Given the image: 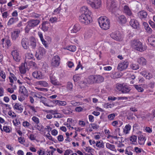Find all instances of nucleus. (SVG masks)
<instances>
[{
	"mask_svg": "<svg viewBox=\"0 0 155 155\" xmlns=\"http://www.w3.org/2000/svg\"><path fill=\"white\" fill-rule=\"evenodd\" d=\"M82 9L84 13L79 16V18L80 21L85 25L91 23L93 21L91 12L86 6H83Z\"/></svg>",
	"mask_w": 155,
	"mask_h": 155,
	"instance_id": "obj_1",
	"label": "nucleus"
},
{
	"mask_svg": "<svg viewBox=\"0 0 155 155\" xmlns=\"http://www.w3.org/2000/svg\"><path fill=\"white\" fill-rule=\"evenodd\" d=\"M98 22L101 28L104 30H107L110 27L109 19L105 16L101 17L98 19Z\"/></svg>",
	"mask_w": 155,
	"mask_h": 155,
	"instance_id": "obj_2",
	"label": "nucleus"
},
{
	"mask_svg": "<svg viewBox=\"0 0 155 155\" xmlns=\"http://www.w3.org/2000/svg\"><path fill=\"white\" fill-rule=\"evenodd\" d=\"M130 44L131 47L137 51L142 52L145 50V48H143L142 43L138 40H131Z\"/></svg>",
	"mask_w": 155,
	"mask_h": 155,
	"instance_id": "obj_3",
	"label": "nucleus"
},
{
	"mask_svg": "<svg viewBox=\"0 0 155 155\" xmlns=\"http://www.w3.org/2000/svg\"><path fill=\"white\" fill-rule=\"evenodd\" d=\"M87 3L93 8L97 9L100 8L101 5V0H87Z\"/></svg>",
	"mask_w": 155,
	"mask_h": 155,
	"instance_id": "obj_4",
	"label": "nucleus"
},
{
	"mask_svg": "<svg viewBox=\"0 0 155 155\" xmlns=\"http://www.w3.org/2000/svg\"><path fill=\"white\" fill-rule=\"evenodd\" d=\"M8 78L10 82L9 85L11 86H12L13 88L16 89L17 86L15 84L16 83V81L17 80V78L15 75L10 72H9V75Z\"/></svg>",
	"mask_w": 155,
	"mask_h": 155,
	"instance_id": "obj_5",
	"label": "nucleus"
},
{
	"mask_svg": "<svg viewBox=\"0 0 155 155\" xmlns=\"http://www.w3.org/2000/svg\"><path fill=\"white\" fill-rule=\"evenodd\" d=\"M60 61L61 59L60 57L58 55H55L54 56L52 59L51 65L54 67H57L59 65Z\"/></svg>",
	"mask_w": 155,
	"mask_h": 155,
	"instance_id": "obj_6",
	"label": "nucleus"
},
{
	"mask_svg": "<svg viewBox=\"0 0 155 155\" xmlns=\"http://www.w3.org/2000/svg\"><path fill=\"white\" fill-rule=\"evenodd\" d=\"M129 62L127 60L120 63L117 66V69L120 71H122L126 69L128 67Z\"/></svg>",
	"mask_w": 155,
	"mask_h": 155,
	"instance_id": "obj_7",
	"label": "nucleus"
},
{
	"mask_svg": "<svg viewBox=\"0 0 155 155\" xmlns=\"http://www.w3.org/2000/svg\"><path fill=\"white\" fill-rule=\"evenodd\" d=\"M1 45L3 48H8L12 45L11 42L9 38H4L1 39Z\"/></svg>",
	"mask_w": 155,
	"mask_h": 155,
	"instance_id": "obj_8",
	"label": "nucleus"
},
{
	"mask_svg": "<svg viewBox=\"0 0 155 155\" xmlns=\"http://www.w3.org/2000/svg\"><path fill=\"white\" fill-rule=\"evenodd\" d=\"M110 37L116 41H120L121 39V35L119 31H116L110 34Z\"/></svg>",
	"mask_w": 155,
	"mask_h": 155,
	"instance_id": "obj_9",
	"label": "nucleus"
},
{
	"mask_svg": "<svg viewBox=\"0 0 155 155\" xmlns=\"http://www.w3.org/2000/svg\"><path fill=\"white\" fill-rule=\"evenodd\" d=\"M11 54L13 59L16 62H19L20 60V56L19 53L17 50H15L12 51Z\"/></svg>",
	"mask_w": 155,
	"mask_h": 155,
	"instance_id": "obj_10",
	"label": "nucleus"
},
{
	"mask_svg": "<svg viewBox=\"0 0 155 155\" xmlns=\"http://www.w3.org/2000/svg\"><path fill=\"white\" fill-rule=\"evenodd\" d=\"M85 82L88 84H94V74L91 75L85 78L84 80Z\"/></svg>",
	"mask_w": 155,
	"mask_h": 155,
	"instance_id": "obj_11",
	"label": "nucleus"
},
{
	"mask_svg": "<svg viewBox=\"0 0 155 155\" xmlns=\"http://www.w3.org/2000/svg\"><path fill=\"white\" fill-rule=\"evenodd\" d=\"M29 46H31L32 49H35L36 46V40L35 38L33 36L30 37L28 39Z\"/></svg>",
	"mask_w": 155,
	"mask_h": 155,
	"instance_id": "obj_12",
	"label": "nucleus"
},
{
	"mask_svg": "<svg viewBox=\"0 0 155 155\" xmlns=\"http://www.w3.org/2000/svg\"><path fill=\"white\" fill-rule=\"evenodd\" d=\"M21 44L23 48L25 49L29 48V45L28 39L26 38H23L21 41Z\"/></svg>",
	"mask_w": 155,
	"mask_h": 155,
	"instance_id": "obj_13",
	"label": "nucleus"
},
{
	"mask_svg": "<svg viewBox=\"0 0 155 155\" xmlns=\"http://www.w3.org/2000/svg\"><path fill=\"white\" fill-rule=\"evenodd\" d=\"M40 22V21L39 20L31 19L28 21L27 24H28L32 28H34L37 26Z\"/></svg>",
	"mask_w": 155,
	"mask_h": 155,
	"instance_id": "obj_14",
	"label": "nucleus"
},
{
	"mask_svg": "<svg viewBox=\"0 0 155 155\" xmlns=\"http://www.w3.org/2000/svg\"><path fill=\"white\" fill-rule=\"evenodd\" d=\"M123 9L124 12L126 15L130 17H134L131 10L128 5H124Z\"/></svg>",
	"mask_w": 155,
	"mask_h": 155,
	"instance_id": "obj_15",
	"label": "nucleus"
},
{
	"mask_svg": "<svg viewBox=\"0 0 155 155\" xmlns=\"http://www.w3.org/2000/svg\"><path fill=\"white\" fill-rule=\"evenodd\" d=\"M20 31L19 29H15L11 33V37L13 41L15 40L18 37Z\"/></svg>",
	"mask_w": 155,
	"mask_h": 155,
	"instance_id": "obj_16",
	"label": "nucleus"
},
{
	"mask_svg": "<svg viewBox=\"0 0 155 155\" xmlns=\"http://www.w3.org/2000/svg\"><path fill=\"white\" fill-rule=\"evenodd\" d=\"M130 25L134 29H137L139 28V23L135 19H131L129 22Z\"/></svg>",
	"mask_w": 155,
	"mask_h": 155,
	"instance_id": "obj_17",
	"label": "nucleus"
},
{
	"mask_svg": "<svg viewBox=\"0 0 155 155\" xmlns=\"http://www.w3.org/2000/svg\"><path fill=\"white\" fill-rule=\"evenodd\" d=\"M19 92L22 96H28V92L27 89L23 85H20L19 88Z\"/></svg>",
	"mask_w": 155,
	"mask_h": 155,
	"instance_id": "obj_18",
	"label": "nucleus"
},
{
	"mask_svg": "<svg viewBox=\"0 0 155 155\" xmlns=\"http://www.w3.org/2000/svg\"><path fill=\"white\" fill-rule=\"evenodd\" d=\"M94 84L100 83L103 82L104 80V77L101 75L94 74Z\"/></svg>",
	"mask_w": 155,
	"mask_h": 155,
	"instance_id": "obj_19",
	"label": "nucleus"
},
{
	"mask_svg": "<svg viewBox=\"0 0 155 155\" xmlns=\"http://www.w3.org/2000/svg\"><path fill=\"white\" fill-rule=\"evenodd\" d=\"M50 80L51 83L55 85H59L60 83L57 81L54 74H51L50 75Z\"/></svg>",
	"mask_w": 155,
	"mask_h": 155,
	"instance_id": "obj_20",
	"label": "nucleus"
},
{
	"mask_svg": "<svg viewBox=\"0 0 155 155\" xmlns=\"http://www.w3.org/2000/svg\"><path fill=\"white\" fill-rule=\"evenodd\" d=\"M32 75L34 78L38 79H40L43 78L42 73L40 71H35L33 72Z\"/></svg>",
	"mask_w": 155,
	"mask_h": 155,
	"instance_id": "obj_21",
	"label": "nucleus"
},
{
	"mask_svg": "<svg viewBox=\"0 0 155 155\" xmlns=\"http://www.w3.org/2000/svg\"><path fill=\"white\" fill-rule=\"evenodd\" d=\"M50 23L47 21H45L43 22L41 29L44 31H47L49 28V26Z\"/></svg>",
	"mask_w": 155,
	"mask_h": 155,
	"instance_id": "obj_22",
	"label": "nucleus"
},
{
	"mask_svg": "<svg viewBox=\"0 0 155 155\" xmlns=\"http://www.w3.org/2000/svg\"><path fill=\"white\" fill-rule=\"evenodd\" d=\"M138 17L141 19H145L147 18V12L143 10L139 12L137 14Z\"/></svg>",
	"mask_w": 155,
	"mask_h": 155,
	"instance_id": "obj_23",
	"label": "nucleus"
},
{
	"mask_svg": "<svg viewBox=\"0 0 155 155\" xmlns=\"http://www.w3.org/2000/svg\"><path fill=\"white\" fill-rule=\"evenodd\" d=\"M81 28V26L79 24H76L74 25L72 29L71 30V33H76L79 31Z\"/></svg>",
	"mask_w": 155,
	"mask_h": 155,
	"instance_id": "obj_24",
	"label": "nucleus"
},
{
	"mask_svg": "<svg viewBox=\"0 0 155 155\" xmlns=\"http://www.w3.org/2000/svg\"><path fill=\"white\" fill-rule=\"evenodd\" d=\"M148 41L151 45L155 47V35H153L149 37Z\"/></svg>",
	"mask_w": 155,
	"mask_h": 155,
	"instance_id": "obj_25",
	"label": "nucleus"
},
{
	"mask_svg": "<svg viewBox=\"0 0 155 155\" xmlns=\"http://www.w3.org/2000/svg\"><path fill=\"white\" fill-rule=\"evenodd\" d=\"M35 60L32 54L30 53H27L25 54V62L27 64L28 60Z\"/></svg>",
	"mask_w": 155,
	"mask_h": 155,
	"instance_id": "obj_26",
	"label": "nucleus"
},
{
	"mask_svg": "<svg viewBox=\"0 0 155 155\" xmlns=\"http://www.w3.org/2000/svg\"><path fill=\"white\" fill-rule=\"evenodd\" d=\"M143 25L147 33L148 34H151L152 33V30L149 27L147 23L146 22H144L143 23Z\"/></svg>",
	"mask_w": 155,
	"mask_h": 155,
	"instance_id": "obj_27",
	"label": "nucleus"
},
{
	"mask_svg": "<svg viewBox=\"0 0 155 155\" xmlns=\"http://www.w3.org/2000/svg\"><path fill=\"white\" fill-rule=\"evenodd\" d=\"M122 76V74L119 71H117L112 74L110 75V77L112 78L116 79L120 78Z\"/></svg>",
	"mask_w": 155,
	"mask_h": 155,
	"instance_id": "obj_28",
	"label": "nucleus"
},
{
	"mask_svg": "<svg viewBox=\"0 0 155 155\" xmlns=\"http://www.w3.org/2000/svg\"><path fill=\"white\" fill-rule=\"evenodd\" d=\"M25 62L21 64V66L19 67V70L20 73L21 74H25L26 72V68L25 66Z\"/></svg>",
	"mask_w": 155,
	"mask_h": 155,
	"instance_id": "obj_29",
	"label": "nucleus"
},
{
	"mask_svg": "<svg viewBox=\"0 0 155 155\" xmlns=\"http://www.w3.org/2000/svg\"><path fill=\"white\" fill-rule=\"evenodd\" d=\"M15 109L19 111L20 113L22 112L23 109V106L19 103H16L14 106Z\"/></svg>",
	"mask_w": 155,
	"mask_h": 155,
	"instance_id": "obj_30",
	"label": "nucleus"
},
{
	"mask_svg": "<svg viewBox=\"0 0 155 155\" xmlns=\"http://www.w3.org/2000/svg\"><path fill=\"white\" fill-rule=\"evenodd\" d=\"M38 54L39 56H43L45 54L46 51L45 49L43 47L40 46L38 48Z\"/></svg>",
	"mask_w": 155,
	"mask_h": 155,
	"instance_id": "obj_31",
	"label": "nucleus"
},
{
	"mask_svg": "<svg viewBox=\"0 0 155 155\" xmlns=\"http://www.w3.org/2000/svg\"><path fill=\"white\" fill-rule=\"evenodd\" d=\"M0 77L1 79H0V81L4 82L5 81L6 74L5 73L3 70H0Z\"/></svg>",
	"mask_w": 155,
	"mask_h": 155,
	"instance_id": "obj_32",
	"label": "nucleus"
},
{
	"mask_svg": "<svg viewBox=\"0 0 155 155\" xmlns=\"http://www.w3.org/2000/svg\"><path fill=\"white\" fill-rule=\"evenodd\" d=\"M63 10L62 5V4H61L59 6L55 9L52 13L53 15H56L57 14L60 13L61 10Z\"/></svg>",
	"mask_w": 155,
	"mask_h": 155,
	"instance_id": "obj_33",
	"label": "nucleus"
},
{
	"mask_svg": "<svg viewBox=\"0 0 155 155\" xmlns=\"http://www.w3.org/2000/svg\"><path fill=\"white\" fill-rule=\"evenodd\" d=\"M137 62L139 64L142 65H145L146 64V60L143 57H141L138 59Z\"/></svg>",
	"mask_w": 155,
	"mask_h": 155,
	"instance_id": "obj_34",
	"label": "nucleus"
},
{
	"mask_svg": "<svg viewBox=\"0 0 155 155\" xmlns=\"http://www.w3.org/2000/svg\"><path fill=\"white\" fill-rule=\"evenodd\" d=\"M145 140L146 139L142 135H140L138 137V142L140 145L144 144Z\"/></svg>",
	"mask_w": 155,
	"mask_h": 155,
	"instance_id": "obj_35",
	"label": "nucleus"
},
{
	"mask_svg": "<svg viewBox=\"0 0 155 155\" xmlns=\"http://www.w3.org/2000/svg\"><path fill=\"white\" fill-rule=\"evenodd\" d=\"M130 91V88L127 85L125 84L124 86L123 89L122 93H127L129 92Z\"/></svg>",
	"mask_w": 155,
	"mask_h": 155,
	"instance_id": "obj_36",
	"label": "nucleus"
},
{
	"mask_svg": "<svg viewBox=\"0 0 155 155\" xmlns=\"http://www.w3.org/2000/svg\"><path fill=\"white\" fill-rule=\"evenodd\" d=\"M96 146L100 148H103L104 147V143L102 141H98L96 143Z\"/></svg>",
	"mask_w": 155,
	"mask_h": 155,
	"instance_id": "obj_37",
	"label": "nucleus"
},
{
	"mask_svg": "<svg viewBox=\"0 0 155 155\" xmlns=\"http://www.w3.org/2000/svg\"><path fill=\"white\" fill-rule=\"evenodd\" d=\"M131 126L129 124L126 125L123 129V132L125 134H127L129 133L131 129Z\"/></svg>",
	"mask_w": 155,
	"mask_h": 155,
	"instance_id": "obj_38",
	"label": "nucleus"
},
{
	"mask_svg": "<svg viewBox=\"0 0 155 155\" xmlns=\"http://www.w3.org/2000/svg\"><path fill=\"white\" fill-rule=\"evenodd\" d=\"M125 84H120L119 83L117 84L116 85V88L119 91H120L122 93L123 89Z\"/></svg>",
	"mask_w": 155,
	"mask_h": 155,
	"instance_id": "obj_39",
	"label": "nucleus"
},
{
	"mask_svg": "<svg viewBox=\"0 0 155 155\" xmlns=\"http://www.w3.org/2000/svg\"><path fill=\"white\" fill-rule=\"evenodd\" d=\"M106 147L113 151L116 150L115 148V146L114 145L111 144L109 143H106Z\"/></svg>",
	"mask_w": 155,
	"mask_h": 155,
	"instance_id": "obj_40",
	"label": "nucleus"
},
{
	"mask_svg": "<svg viewBox=\"0 0 155 155\" xmlns=\"http://www.w3.org/2000/svg\"><path fill=\"white\" fill-rule=\"evenodd\" d=\"M110 9H114L117 7L116 4L114 0H111L110 5L109 6Z\"/></svg>",
	"mask_w": 155,
	"mask_h": 155,
	"instance_id": "obj_41",
	"label": "nucleus"
},
{
	"mask_svg": "<svg viewBox=\"0 0 155 155\" xmlns=\"http://www.w3.org/2000/svg\"><path fill=\"white\" fill-rule=\"evenodd\" d=\"M119 19L122 24L125 23L127 21L126 17L124 15H121L119 17Z\"/></svg>",
	"mask_w": 155,
	"mask_h": 155,
	"instance_id": "obj_42",
	"label": "nucleus"
},
{
	"mask_svg": "<svg viewBox=\"0 0 155 155\" xmlns=\"http://www.w3.org/2000/svg\"><path fill=\"white\" fill-rule=\"evenodd\" d=\"M36 128L39 131L43 132L44 131V127L41 124H37L35 126Z\"/></svg>",
	"mask_w": 155,
	"mask_h": 155,
	"instance_id": "obj_43",
	"label": "nucleus"
},
{
	"mask_svg": "<svg viewBox=\"0 0 155 155\" xmlns=\"http://www.w3.org/2000/svg\"><path fill=\"white\" fill-rule=\"evenodd\" d=\"M73 84L71 82H68L67 84V88L69 91H71L73 89Z\"/></svg>",
	"mask_w": 155,
	"mask_h": 155,
	"instance_id": "obj_44",
	"label": "nucleus"
},
{
	"mask_svg": "<svg viewBox=\"0 0 155 155\" xmlns=\"http://www.w3.org/2000/svg\"><path fill=\"white\" fill-rule=\"evenodd\" d=\"M130 68L133 70H137L139 68V66L138 64L133 63L130 64Z\"/></svg>",
	"mask_w": 155,
	"mask_h": 155,
	"instance_id": "obj_45",
	"label": "nucleus"
},
{
	"mask_svg": "<svg viewBox=\"0 0 155 155\" xmlns=\"http://www.w3.org/2000/svg\"><path fill=\"white\" fill-rule=\"evenodd\" d=\"M67 49L72 52L75 51L76 49V47L74 45H70L67 47Z\"/></svg>",
	"mask_w": 155,
	"mask_h": 155,
	"instance_id": "obj_46",
	"label": "nucleus"
},
{
	"mask_svg": "<svg viewBox=\"0 0 155 155\" xmlns=\"http://www.w3.org/2000/svg\"><path fill=\"white\" fill-rule=\"evenodd\" d=\"M38 84L41 86L47 87L48 86V84L47 82L45 81H39L38 82Z\"/></svg>",
	"mask_w": 155,
	"mask_h": 155,
	"instance_id": "obj_47",
	"label": "nucleus"
},
{
	"mask_svg": "<svg viewBox=\"0 0 155 155\" xmlns=\"http://www.w3.org/2000/svg\"><path fill=\"white\" fill-rule=\"evenodd\" d=\"M23 79L25 80L24 82L26 83L27 84L29 85H30L31 84V80L28 78L26 77H22Z\"/></svg>",
	"mask_w": 155,
	"mask_h": 155,
	"instance_id": "obj_48",
	"label": "nucleus"
},
{
	"mask_svg": "<svg viewBox=\"0 0 155 155\" xmlns=\"http://www.w3.org/2000/svg\"><path fill=\"white\" fill-rule=\"evenodd\" d=\"M81 68V70H82L84 68V67L82 66V65L81 64V62L79 61L78 62V64L75 69V71H78L79 69Z\"/></svg>",
	"mask_w": 155,
	"mask_h": 155,
	"instance_id": "obj_49",
	"label": "nucleus"
},
{
	"mask_svg": "<svg viewBox=\"0 0 155 155\" xmlns=\"http://www.w3.org/2000/svg\"><path fill=\"white\" fill-rule=\"evenodd\" d=\"M32 28L28 24H27V25L25 28V33H29L30 30Z\"/></svg>",
	"mask_w": 155,
	"mask_h": 155,
	"instance_id": "obj_50",
	"label": "nucleus"
},
{
	"mask_svg": "<svg viewBox=\"0 0 155 155\" xmlns=\"http://www.w3.org/2000/svg\"><path fill=\"white\" fill-rule=\"evenodd\" d=\"M15 22V18H11L8 21L7 23L8 25L10 26L13 24Z\"/></svg>",
	"mask_w": 155,
	"mask_h": 155,
	"instance_id": "obj_51",
	"label": "nucleus"
},
{
	"mask_svg": "<svg viewBox=\"0 0 155 155\" xmlns=\"http://www.w3.org/2000/svg\"><path fill=\"white\" fill-rule=\"evenodd\" d=\"M58 19L56 17H51L49 19V21L51 23L56 22Z\"/></svg>",
	"mask_w": 155,
	"mask_h": 155,
	"instance_id": "obj_52",
	"label": "nucleus"
},
{
	"mask_svg": "<svg viewBox=\"0 0 155 155\" xmlns=\"http://www.w3.org/2000/svg\"><path fill=\"white\" fill-rule=\"evenodd\" d=\"M57 104L59 105L65 106L66 105V103L65 101L57 100L56 101Z\"/></svg>",
	"mask_w": 155,
	"mask_h": 155,
	"instance_id": "obj_53",
	"label": "nucleus"
},
{
	"mask_svg": "<svg viewBox=\"0 0 155 155\" xmlns=\"http://www.w3.org/2000/svg\"><path fill=\"white\" fill-rule=\"evenodd\" d=\"M67 65L69 68H72L74 66V63L70 61H68L66 63Z\"/></svg>",
	"mask_w": 155,
	"mask_h": 155,
	"instance_id": "obj_54",
	"label": "nucleus"
},
{
	"mask_svg": "<svg viewBox=\"0 0 155 155\" xmlns=\"http://www.w3.org/2000/svg\"><path fill=\"white\" fill-rule=\"evenodd\" d=\"M116 116V114L114 113L110 114L108 115V118L110 120H113L114 119L115 117Z\"/></svg>",
	"mask_w": 155,
	"mask_h": 155,
	"instance_id": "obj_55",
	"label": "nucleus"
},
{
	"mask_svg": "<svg viewBox=\"0 0 155 155\" xmlns=\"http://www.w3.org/2000/svg\"><path fill=\"white\" fill-rule=\"evenodd\" d=\"M134 86L135 88L137 90L138 92H142L144 90L143 89L142 87H139L137 85H134Z\"/></svg>",
	"mask_w": 155,
	"mask_h": 155,
	"instance_id": "obj_56",
	"label": "nucleus"
},
{
	"mask_svg": "<svg viewBox=\"0 0 155 155\" xmlns=\"http://www.w3.org/2000/svg\"><path fill=\"white\" fill-rule=\"evenodd\" d=\"M3 130L6 133L10 132V130L9 126H4L3 127Z\"/></svg>",
	"mask_w": 155,
	"mask_h": 155,
	"instance_id": "obj_57",
	"label": "nucleus"
},
{
	"mask_svg": "<svg viewBox=\"0 0 155 155\" xmlns=\"http://www.w3.org/2000/svg\"><path fill=\"white\" fill-rule=\"evenodd\" d=\"M32 119L36 124H38L39 123V119L37 117L34 116L32 117Z\"/></svg>",
	"mask_w": 155,
	"mask_h": 155,
	"instance_id": "obj_58",
	"label": "nucleus"
},
{
	"mask_svg": "<svg viewBox=\"0 0 155 155\" xmlns=\"http://www.w3.org/2000/svg\"><path fill=\"white\" fill-rule=\"evenodd\" d=\"M81 78L77 75H74L73 77V79L75 82H76L80 79Z\"/></svg>",
	"mask_w": 155,
	"mask_h": 155,
	"instance_id": "obj_59",
	"label": "nucleus"
},
{
	"mask_svg": "<svg viewBox=\"0 0 155 155\" xmlns=\"http://www.w3.org/2000/svg\"><path fill=\"white\" fill-rule=\"evenodd\" d=\"M137 139V137L135 135H133L130 137V140L132 142H135Z\"/></svg>",
	"mask_w": 155,
	"mask_h": 155,
	"instance_id": "obj_60",
	"label": "nucleus"
},
{
	"mask_svg": "<svg viewBox=\"0 0 155 155\" xmlns=\"http://www.w3.org/2000/svg\"><path fill=\"white\" fill-rule=\"evenodd\" d=\"M41 41L42 42V44L44 46L45 48H48V45L46 41L44 39L41 40Z\"/></svg>",
	"mask_w": 155,
	"mask_h": 155,
	"instance_id": "obj_61",
	"label": "nucleus"
},
{
	"mask_svg": "<svg viewBox=\"0 0 155 155\" xmlns=\"http://www.w3.org/2000/svg\"><path fill=\"white\" fill-rule=\"evenodd\" d=\"M152 77H153L152 74H151L149 72H148L147 73V75L145 77V78L147 79H151V78H152Z\"/></svg>",
	"mask_w": 155,
	"mask_h": 155,
	"instance_id": "obj_62",
	"label": "nucleus"
},
{
	"mask_svg": "<svg viewBox=\"0 0 155 155\" xmlns=\"http://www.w3.org/2000/svg\"><path fill=\"white\" fill-rule=\"evenodd\" d=\"M41 16V15L35 13H33L32 14V16L33 18H39Z\"/></svg>",
	"mask_w": 155,
	"mask_h": 155,
	"instance_id": "obj_63",
	"label": "nucleus"
},
{
	"mask_svg": "<svg viewBox=\"0 0 155 155\" xmlns=\"http://www.w3.org/2000/svg\"><path fill=\"white\" fill-rule=\"evenodd\" d=\"M22 125L25 127H28L30 125V123L27 121H24L23 122Z\"/></svg>",
	"mask_w": 155,
	"mask_h": 155,
	"instance_id": "obj_64",
	"label": "nucleus"
}]
</instances>
